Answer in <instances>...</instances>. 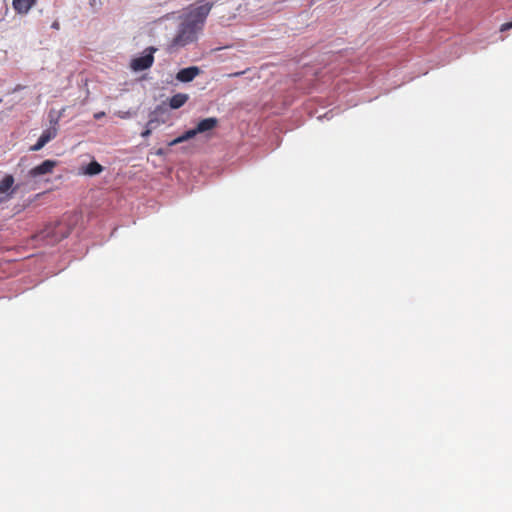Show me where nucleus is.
<instances>
[{"mask_svg":"<svg viewBox=\"0 0 512 512\" xmlns=\"http://www.w3.org/2000/svg\"><path fill=\"white\" fill-rule=\"evenodd\" d=\"M509 29H512V21H510V22H506V23H504V24H502V25L500 26V31H501V32L507 31V30H509Z\"/></svg>","mask_w":512,"mask_h":512,"instance_id":"13","label":"nucleus"},{"mask_svg":"<svg viewBox=\"0 0 512 512\" xmlns=\"http://www.w3.org/2000/svg\"><path fill=\"white\" fill-rule=\"evenodd\" d=\"M147 50L149 51L147 54L132 60L131 68L134 71H143L150 68L153 65V53L156 51V49L154 47H149Z\"/></svg>","mask_w":512,"mask_h":512,"instance_id":"4","label":"nucleus"},{"mask_svg":"<svg viewBox=\"0 0 512 512\" xmlns=\"http://www.w3.org/2000/svg\"><path fill=\"white\" fill-rule=\"evenodd\" d=\"M152 133V128H145V130L141 133V136L144 137V138H147L151 135Z\"/></svg>","mask_w":512,"mask_h":512,"instance_id":"16","label":"nucleus"},{"mask_svg":"<svg viewBox=\"0 0 512 512\" xmlns=\"http://www.w3.org/2000/svg\"><path fill=\"white\" fill-rule=\"evenodd\" d=\"M2 103V99L0 98V104Z\"/></svg>","mask_w":512,"mask_h":512,"instance_id":"19","label":"nucleus"},{"mask_svg":"<svg viewBox=\"0 0 512 512\" xmlns=\"http://www.w3.org/2000/svg\"><path fill=\"white\" fill-rule=\"evenodd\" d=\"M188 98V95L184 93L175 94L169 99V106L172 109H178L188 101Z\"/></svg>","mask_w":512,"mask_h":512,"instance_id":"11","label":"nucleus"},{"mask_svg":"<svg viewBox=\"0 0 512 512\" xmlns=\"http://www.w3.org/2000/svg\"><path fill=\"white\" fill-rule=\"evenodd\" d=\"M217 0H199L189 6L181 17L176 35L172 38L169 48L176 50L194 43L203 30L206 19Z\"/></svg>","mask_w":512,"mask_h":512,"instance_id":"1","label":"nucleus"},{"mask_svg":"<svg viewBox=\"0 0 512 512\" xmlns=\"http://www.w3.org/2000/svg\"><path fill=\"white\" fill-rule=\"evenodd\" d=\"M201 73V70L197 66H190L183 68L176 74V79L180 82L187 83L191 82L196 76Z\"/></svg>","mask_w":512,"mask_h":512,"instance_id":"7","label":"nucleus"},{"mask_svg":"<svg viewBox=\"0 0 512 512\" xmlns=\"http://www.w3.org/2000/svg\"><path fill=\"white\" fill-rule=\"evenodd\" d=\"M103 115H104V113H103V112H102V113H97V114H95V118H97V119H98V118L102 117Z\"/></svg>","mask_w":512,"mask_h":512,"instance_id":"18","label":"nucleus"},{"mask_svg":"<svg viewBox=\"0 0 512 512\" xmlns=\"http://www.w3.org/2000/svg\"><path fill=\"white\" fill-rule=\"evenodd\" d=\"M156 124H158V121L157 119H154V118H151L147 124H146V127L147 128H152V130L156 127Z\"/></svg>","mask_w":512,"mask_h":512,"instance_id":"14","label":"nucleus"},{"mask_svg":"<svg viewBox=\"0 0 512 512\" xmlns=\"http://www.w3.org/2000/svg\"><path fill=\"white\" fill-rule=\"evenodd\" d=\"M197 134H198V132H197V129L195 127L194 129L186 131L183 135H181V136L177 137L176 139H174L173 141H171L169 143V145L173 146V145H176L178 143H182V142H184V141L194 137Z\"/></svg>","mask_w":512,"mask_h":512,"instance_id":"12","label":"nucleus"},{"mask_svg":"<svg viewBox=\"0 0 512 512\" xmlns=\"http://www.w3.org/2000/svg\"><path fill=\"white\" fill-rule=\"evenodd\" d=\"M69 234L67 229L64 230L63 226L58 223L53 226H47L38 237L41 239H49V243L59 242L60 240L66 238Z\"/></svg>","mask_w":512,"mask_h":512,"instance_id":"2","label":"nucleus"},{"mask_svg":"<svg viewBox=\"0 0 512 512\" xmlns=\"http://www.w3.org/2000/svg\"><path fill=\"white\" fill-rule=\"evenodd\" d=\"M90 6L96 10L100 5H101V1L100 0H90Z\"/></svg>","mask_w":512,"mask_h":512,"instance_id":"15","label":"nucleus"},{"mask_svg":"<svg viewBox=\"0 0 512 512\" xmlns=\"http://www.w3.org/2000/svg\"><path fill=\"white\" fill-rule=\"evenodd\" d=\"M37 3V0H13L12 6L19 14H26Z\"/></svg>","mask_w":512,"mask_h":512,"instance_id":"8","label":"nucleus"},{"mask_svg":"<svg viewBox=\"0 0 512 512\" xmlns=\"http://www.w3.org/2000/svg\"><path fill=\"white\" fill-rule=\"evenodd\" d=\"M53 29H59L60 25L57 21L53 22L52 26Z\"/></svg>","mask_w":512,"mask_h":512,"instance_id":"17","label":"nucleus"},{"mask_svg":"<svg viewBox=\"0 0 512 512\" xmlns=\"http://www.w3.org/2000/svg\"><path fill=\"white\" fill-rule=\"evenodd\" d=\"M58 133V129L56 125L49 127L48 129L44 130L37 140V142L31 146V151H39L41 150L49 141L53 140Z\"/></svg>","mask_w":512,"mask_h":512,"instance_id":"6","label":"nucleus"},{"mask_svg":"<svg viewBox=\"0 0 512 512\" xmlns=\"http://www.w3.org/2000/svg\"><path fill=\"white\" fill-rule=\"evenodd\" d=\"M57 162L54 160L47 159L43 161L41 164L31 168L28 171V176L30 178H37L46 174H51L56 167Z\"/></svg>","mask_w":512,"mask_h":512,"instance_id":"5","label":"nucleus"},{"mask_svg":"<svg viewBox=\"0 0 512 512\" xmlns=\"http://www.w3.org/2000/svg\"><path fill=\"white\" fill-rule=\"evenodd\" d=\"M22 183H15V179L11 174H5L0 180V194L4 195L3 199L7 200L18 191Z\"/></svg>","mask_w":512,"mask_h":512,"instance_id":"3","label":"nucleus"},{"mask_svg":"<svg viewBox=\"0 0 512 512\" xmlns=\"http://www.w3.org/2000/svg\"><path fill=\"white\" fill-rule=\"evenodd\" d=\"M102 171L103 167L97 161H92L86 167L81 168V173L89 176L98 175Z\"/></svg>","mask_w":512,"mask_h":512,"instance_id":"10","label":"nucleus"},{"mask_svg":"<svg viewBox=\"0 0 512 512\" xmlns=\"http://www.w3.org/2000/svg\"><path fill=\"white\" fill-rule=\"evenodd\" d=\"M217 123V119L212 117L201 120L196 126L198 134L214 129Z\"/></svg>","mask_w":512,"mask_h":512,"instance_id":"9","label":"nucleus"}]
</instances>
